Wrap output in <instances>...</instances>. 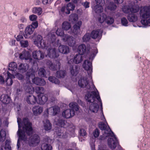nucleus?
Returning a JSON list of instances; mask_svg holds the SVG:
<instances>
[{"mask_svg": "<svg viewBox=\"0 0 150 150\" xmlns=\"http://www.w3.org/2000/svg\"><path fill=\"white\" fill-rule=\"evenodd\" d=\"M41 149L42 150H51L52 147L50 145L44 143L42 144Z\"/></svg>", "mask_w": 150, "mask_h": 150, "instance_id": "nucleus-40", "label": "nucleus"}, {"mask_svg": "<svg viewBox=\"0 0 150 150\" xmlns=\"http://www.w3.org/2000/svg\"><path fill=\"white\" fill-rule=\"evenodd\" d=\"M79 70V68L77 65L73 64L70 67V72L72 76H76L78 73Z\"/></svg>", "mask_w": 150, "mask_h": 150, "instance_id": "nucleus-27", "label": "nucleus"}, {"mask_svg": "<svg viewBox=\"0 0 150 150\" xmlns=\"http://www.w3.org/2000/svg\"><path fill=\"white\" fill-rule=\"evenodd\" d=\"M35 90L37 93H40V94H43L44 92V88L42 87H36L35 88Z\"/></svg>", "mask_w": 150, "mask_h": 150, "instance_id": "nucleus-46", "label": "nucleus"}, {"mask_svg": "<svg viewBox=\"0 0 150 150\" xmlns=\"http://www.w3.org/2000/svg\"><path fill=\"white\" fill-rule=\"evenodd\" d=\"M80 54H76L73 59H71L68 61V63L71 64V63L72 64L74 63L76 64L81 63L83 60V57Z\"/></svg>", "mask_w": 150, "mask_h": 150, "instance_id": "nucleus-17", "label": "nucleus"}, {"mask_svg": "<svg viewBox=\"0 0 150 150\" xmlns=\"http://www.w3.org/2000/svg\"><path fill=\"white\" fill-rule=\"evenodd\" d=\"M48 47L47 49H48V53L47 54V55L50 58H57L59 56V55L56 53V50L55 48H49V47Z\"/></svg>", "mask_w": 150, "mask_h": 150, "instance_id": "nucleus-20", "label": "nucleus"}, {"mask_svg": "<svg viewBox=\"0 0 150 150\" xmlns=\"http://www.w3.org/2000/svg\"><path fill=\"white\" fill-rule=\"evenodd\" d=\"M46 64L49 69L52 70H55L57 69H59L60 68L61 64L59 62H57L56 65H54L50 61L47 60Z\"/></svg>", "mask_w": 150, "mask_h": 150, "instance_id": "nucleus-13", "label": "nucleus"}, {"mask_svg": "<svg viewBox=\"0 0 150 150\" xmlns=\"http://www.w3.org/2000/svg\"><path fill=\"white\" fill-rule=\"evenodd\" d=\"M127 19L129 22H134L137 20V15L132 13L128 14Z\"/></svg>", "mask_w": 150, "mask_h": 150, "instance_id": "nucleus-33", "label": "nucleus"}, {"mask_svg": "<svg viewBox=\"0 0 150 150\" xmlns=\"http://www.w3.org/2000/svg\"><path fill=\"white\" fill-rule=\"evenodd\" d=\"M69 107L71 109H67L64 110L62 113V116L65 118L68 119L73 116L75 114L74 110L77 111L79 108L77 103L73 102L69 104Z\"/></svg>", "mask_w": 150, "mask_h": 150, "instance_id": "nucleus-6", "label": "nucleus"}, {"mask_svg": "<svg viewBox=\"0 0 150 150\" xmlns=\"http://www.w3.org/2000/svg\"><path fill=\"white\" fill-rule=\"evenodd\" d=\"M58 50L60 52L66 54L69 52V48L68 46L64 45H61L58 48Z\"/></svg>", "mask_w": 150, "mask_h": 150, "instance_id": "nucleus-25", "label": "nucleus"}, {"mask_svg": "<svg viewBox=\"0 0 150 150\" xmlns=\"http://www.w3.org/2000/svg\"><path fill=\"white\" fill-rule=\"evenodd\" d=\"M34 28L32 25H28L25 28L24 36L25 38H30V35L33 33Z\"/></svg>", "mask_w": 150, "mask_h": 150, "instance_id": "nucleus-14", "label": "nucleus"}, {"mask_svg": "<svg viewBox=\"0 0 150 150\" xmlns=\"http://www.w3.org/2000/svg\"><path fill=\"white\" fill-rule=\"evenodd\" d=\"M21 121V118H17V122L18 127L17 134L19 139L25 141L27 139L25 133L28 135L30 136L33 133L32 124L30 122L28 118H23V130H22L21 129L22 125Z\"/></svg>", "mask_w": 150, "mask_h": 150, "instance_id": "nucleus-1", "label": "nucleus"}, {"mask_svg": "<svg viewBox=\"0 0 150 150\" xmlns=\"http://www.w3.org/2000/svg\"><path fill=\"white\" fill-rule=\"evenodd\" d=\"M75 6L73 3H69L66 5V6H62L60 9L59 12L60 13L69 14L70 13V11H73L75 8Z\"/></svg>", "mask_w": 150, "mask_h": 150, "instance_id": "nucleus-10", "label": "nucleus"}, {"mask_svg": "<svg viewBox=\"0 0 150 150\" xmlns=\"http://www.w3.org/2000/svg\"><path fill=\"white\" fill-rule=\"evenodd\" d=\"M32 12L33 13L37 14L38 15H40L42 13V9L40 7H35L33 8Z\"/></svg>", "mask_w": 150, "mask_h": 150, "instance_id": "nucleus-38", "label": "nucleus"}, {"mask_svg": "<svg viewBox=\"0 0 150 150\" xmlns=\"http://www.w3.org/2000/svg\"><path fill=\"white\" fill-rule=\"evenodd\" d=\"M107 7L108 9L112 11L114 10L116 8L117 6L113 2H110Z\"/></svg>", "mask_w": 150, "mask_h": 150, "instance_id": "nucleus-44", "label": "nucleus"}, {"mask_svg": "<svg viewBox=\"0 0 150 150\" xmlns=\"http://www.w3.org/2000/svg\"><path fill=\"white\" fill-rule=\"evenodd\" d=\"M98 52V50L96 48H94L92 50L91 52V55L90 57V59L94 57L95 56L96 54Z\"/></svg>", "mask_w": 150, "mask_h": 150, "instance_id": "nucleus-49", "label": "nucleus"}, {"mask_svg": "<svg viewBox=\"0 0 150 150\" xmlns=\"http://www.w3.org/2000/svg\"><path fill=\"white\" fill-rule=\"evenodd\" d=\"M81 25V21H79L74 25L72 33L74 35H78L80 34V27Z\"/></svg>", "mask_w": 150, "mask_h": 150, "instance_id": "nucleus-19", "label": "nucleus"}, {"mask_svg": "<svg viewBox=\"0 0 150 150\" xmlns=\"http://www.w3.org/2000/svg\"><path fill=\"white\" fill-rule=\"evenodd\" d=\"M23 87L24 89L27 92H30L32 91L33 89V88L32 86V84L30 83V81L26 82V83H24L23 84Z\"/></svg>", "mask_w": 150, "mask_h": 150, "instance_id": "nucleus-32", "label": "nucleus"}, {"mask_svg": "<svg viewBox=\"0 0 150 150\" xmlns=\"http://www.w3.org/2000/svg\"><path fill=\"white\" fill-rule=\"evenodd\" d=\"M57 125L62 128L61 129V131H58L57 132V134L59 138H66L68 135L66 132H62V131L64 129V128H67V129L70 131V132H74V128L71 127L72 125H69V124L66 121L62 119H59L58 120Z\"/></svg>", "mask_w": 150, "mask_h": 150, "instance_id": "nucleus-4", "label": "nucleus"}, {"mask_svg": "<svg viewBox=\"0 0 150 150\" xmlns=\"http://www.w3.org/2000/svg\"><path fill=\"white\" fill-rule=\"evenodd\" d=\"M32 54L33 58L36 59L40 60L44 58L43 53L40 50H34Z\"/></svg>", "mask_w": 150, "mask_h": 150, "instance_id": "nucleus-16", "label": "nucleus"}, {"mask_svg": "<svg viewBox=\"0 0 150 150\" xmlns=\"http://www.w3.org/2000/svg\"><path fill=\"white\" fill-rule=\"evenodd\" d=\"M99 128L102 130H105L104 135L106 137L110 136L112 138L108 139V145L112 149H115L116 146L119 144L118 140L114 135V133L111 131L108 126V127L103 122H100L98 124Z\"/></svg>", "mask_w": 150, "mask_h": 150, "instance_id": "nucleus-2", "label": "nucleus"}, {"mask_svg": "<svg viewBox=\"0 0 150 150\" xmlns=\"http://www.w3.org/2000/svg\"><path fill=\"white\" fill-rule=\"evenodd\" d=\"M102 32L100 29L95 30L92 31L91 33V37L92 39H100L101 37Z\"/></svg>", "mask_w": 150, "mask_h": 150, "instance_id": "nucleus-15", "label": "nucleus"}, {"mask_svg": "<svg viewBox=\"0 0 150 150\" xmlns=\"http://www.w3.org/2000/svg\"><path fill=\"white\" fill-rule=\"evenodd\" d=\"M29 18L30 21H35L37 19V16L36 15L33 14L29 16Z\"/></svg>", "mask_w": 150, "mask_h": 150, "instance_id": "nucleus-53", "label": "nucleus"}, {"mask_svg": "<svg viewBox=\"0 0 150 150\" xmlns=\"http://www.w3.org/2000/svg\"><path fill=\"white\" fill-rule=\"evenodd\" d=\"M33 114L35 116L40 115L43 111V108L37 105L34 107L32 108Z\"/></svg>", "mask_w": 150, "mask_h": 150, "instance_id": "nucleus-24", "label": "nucleus"}, {"mask_svg": "<svg viewBox=\"0 0 150 150\" xmlns=\"http://www.w3.org/2000/svg\"><path fill=\"white\" fill-rule=\"evenodd\" d=\"M10 97L7 95L2 94L0 97L1 101L5 104H8L11 101Z\"/></svg>", "mask_w": 150, "mask_h": 150, "instance_id": "nucleus-28", "label": "nucleus"}, {"mask_svg": "<svg viewBox=\"0 0 150 150\" xmlns=\"http://www.w3.org/2000/svg\"><path fill=\"white\" fill-rule=\"evenodd\" d=\"M121 23L122 25L125 26H127L128 22L127 20L124 17L122 18L121 19Z\"/></svg>", "mask_w": 150, "mask_h": 150, "instance_id": "nucleus-52", "label": "nucleus"}, {"mask_svg": "<svg viewBox=\"0 0 150 150\" xmlns=\"http://www.w3.org/2000/svg\"><path fill=\"white\" fill-rule=\"evenodd\" d=\"M23 39V37L22 35H18L16 38V39L18 41H22Z\"/></svg>", "mask_w": 150, "mask_h": 150, "instance_id": "nucleus-59", "label": "nucleus"}, {"mask_svg": "<svg viewBox=\"0 0 150 150\" xmlns=\"http://www.w3.org/2000/svg\"><path fill=\"white\" fill-rule=\"evenodd\" d=\"M66 74L65 71L60 70L57 72L56 76L59 78H63Z\"/></svg>", "mask_w": 150, "mask_h": 150, "instance_id": "nucleus-37", "label": "nucleus"}, {"mask_svg": "<svg viewBox=\"0 0 150 150\" xmlns=\"http://www.w3.org/2000/svg\"><path fill=\"white\" fill-rule=\"evenodd\" d=\"M28 69V66L26 64L20 63L18 65V69L22 73L25 72Z\"/></svg>", "mask_w": 150, "mask_h": 150, "instance_id": "nucleus-30", "label": "nucleus"}, {"mask_svg": "<svg viewBox=\"0 0 150 150\" xmlns=\"http://www.w3.org/2000/svg\"><path fill=\"white\" fill-rule=\"evenodd\" d=\"M91 38L90 34L88 33H86L83 37V42H88L90 40Z\"/></svg>", "mask_w": 150, "mask_h": 150, "instance_id": "nucleus-45", "label": "nucleus"}, {"mask_svg": "<svg viewBox=\"0 0 150 150\" xmlns=\"http://www.w3.org/2000/svg\"><path fill=\"white\" fill-rule=\"evenodd\" d=\"M26 99L27 103L29 104L34 105L38 103L37 97L33 95L27 96Z\"/></svg>", "mask_w": 150, "mask_h": 150, "instance_id": "nucleus-22", "label": "nucleus"}, {"mask_svg": "<svg viewBox=\"0 0 150 150\" xmlns=\"http://www.w3.org/2000/svg\"><path fill=\"white\" fill-rule=\"evenodd\" d=\"M52 0H42V2L44 5L50 4L52 2Z\"/></svg>", "mask_w": 150, "mask_h": 150, "instance_id": "nucleus-56", "label": "nucleus"}, {"mask_svg": "<svg viewBox=\"0 0 150 150\" xmlns=\"http://www.w3.org/2000/svg\"><path fill=\"white\" fill-rule=\"evenodd\" d=\"M32 25L33 27H34V29L35 28H37L38 26V23L37 21H35V22H32L31 25Z\"/></svg>", "mask_w": 150, "mask_h": 150, "instance_id": "nucleus-60", "label": "nucleus"}, {"mask_svg": "<svg viewBox=\"0 0 150 150\" xmlns=\"http://www.w3.org/2000/svg\"><path fill=\"white\" fill-rule=\"evenodd\" d=\"M96 5H95L93 8V9L96 13H101L103 10L102 6L105 4L104 0H96Z\"/></svg>", "mask_w": 150, "mask_h": 150, "instance_id": "nucleus-11", "label": "nucleus"}, {"mask_svg": "<svg viewBox=\"0 0 150 150\" xmlns=\"http://www.w3.org/2000/svg\"><path fill=\"white\" fill-rule=\"evenodd\" d=\"M34 43L39 48L46 49L50 46L48 41L43 40L42 37L40 35H38L35 38Z\"/></svg>", "mask_w": 150, "mask_h": 150, "instance_id": "nucleus-9", "label": "nucleus"}, {"mask_svg": "<svg viewBox=\"0 0 150 150\" xmlns=\"http://www.w3.org/2000/svg\"><path fill=\"white\" fill-rule=\"evenodd\" d=\"M39 102L38 103L41 105L44 104L47 100L48 98L44 94H39L38 96Z\"/></svg>", "mask_w": 150, "mask_h": 150, "instance_id": "nucleus-26", "label": "nucleus"}, {"mask_svg": "<svg viewBox=\"0 0 150 150\" xmlns=\"http://www.w3.org/2000/svg\"><path fill=\"white\" fill-rule=\"evenodd\" d=\"M140 14L143 18L141 22L144 25L150 26V5L143 7L140 11Z\"/></svg>", "mask_w": 150, "mask_h": 150, "instance_id": "nucleus-5", "label": "nucleus"}, {"mask_svg": "<svg viewBox=\"0 0 150 150\" xmlns=\"http://www.w3.org/2000/svg\"><path fill=\"white\" fill-rule=\"evenodd\" d=\"M20 44L22 47H27L28 45V43L27 40H22L21 41Z\"/></svg>", "mask_w": 150, "mask_h": 150, "instance_id": "nucleus-51", "label": "nucleus"}, {"mask_svg": "<svg viewBox=\"0 0 150 150\" xmlns=\"http://www.w3.org/2000/svg\"><path fill=\"white\" fill-rule=\"evenodd\" d=\"M26 75L27 76V78H28L29 79L31 77L33 76L32 73L30 72H27Z\"/></svg>", "mask_w": 150, "mask_h": 150, "instance_id": "nucleus-64", "label": "nucleus"}, {"mask_svg": "<svg viewBox=\"0 0 150 150\" xmlns=\"http://www.w3.org/2000/svg\"><path fill=\"white\" fill-rule=\"evenodd\" d=\"M44 129L47 131L50 130L52 128V125L49 120H45L43 121Z\"/></svg>", "mask_w": 150, "mask_h": 150, "instance_id": "nucleus-29", "label": "nucleus"}, {"mask_svg": "<svg viewBox=\"0 0 150 150\" xmlns=\"http://www.w3.org/2000/svg\"><path fill=\"white\" fill-rule=\"evenodd\" d=\"M78 51L79 54H84L86 51V45L83 44L79 45L78 47Z\"/></svg>", "mask_w": 150, "mask_h": 150, "instance_id": "nucleus-34", "label": "nucleus"}, {"mask_svg": "<svg viewBox=\"0 0 150 150\" xmlns=\"http://www.w3.org/2000/svg\"><path fill=\"white\" fill-rule=\"evenodd\" d=\"M48 111H50L53 115H55L59 112L60 109L59 107L57 106H54L49 108L48 110Z\"/></svg>", "mask_w": 150, "mask_h": 150, "instance_id": "nucleus-31", "label": "nucleus"}, {"mask_svg": "<svg viewBox=\"0 0 150 150\" xmlns=\"http://www.w3.org/2000/svg\"><path fill=\"white\" fill-rule=\"evenodd\" d=\"M62 29L65 30H69L71 27L70 24L67 22H63L62 24Z\"/></svg>", "mask_w": 150, "mask_h": 150, "instance_id": "nucleus-41", "label": "nucleus"}, {"mask_svg": "<svg viewBox=\"0 0 150 150\" xmlns=\"http://www.w3.org/2000/svg\"><path fill=\"white\" fill-rule=\"evenodd\" d=\"M114 22V19L112 17L109 16L107 17L106 19V22L108 24H111Z\"/></svg>", "mask_w": 150, "mask_h": 150, "instance_id": "nucleus-48", "label": "nucleus"}, {"mask_svg": "<svg viewBox=\"0 0 150 150\" xmlns=\"http://www.w3.org/2000/svg\"><path fill=\"white\" fill-rule=\"evenodd\" d=\"M56 34L60 36H63L62 39L64 42H67L68 45L70 46H73L75 44L74 38L72 36L67 35H64L63 30L60 28H58L56 31Z\"/></svg>", "mask_w": 150, "mask_h": 150, "instance_id": "nucleus-7", "label": "nucleus"}, {"mask_svg": "<svg viewBox=\"0 0 150 150\" xmlns=\"http://www.w3.org/2000/svg\"><path fill=\"white\" fill-rule=\"evenodd\" d=\"M6 132L3 129H1L0 132V142H4L6 139Z\"/></svg>", "mask_w": 150, "mask_h": 150, "instance_id": "nucleus-39", "label": "nucleus"}, {"mask_svg": "<svg viewBox=\"0 0 150 150\" xmlns=\"http://www.w3.org/2000/svg\"><path fill=\"white\" fill-rule=\"evenodd\" d=\"M20 21L22 23H25L27 22V20L25 17L23 16L21 18Z\"/></svg>", "mask_w": 150, "mask_h": 150, "instance_id": "nucleus-62", "label": "nucleus"}, {"mask_svg": "<svg viewBox=\"0 0 150 150\" xmlns=\"http://www.w3.org/2000/svg\"><path fill=\"white\" fill-rule=\"evenodd\" d=\"M12 76V75L9 72H7V77L6 81V82L7 86H10L12 84L13 81L11 78Z\"/></svg>", "mask_w": 150, "mask_h": 150, "instance_id": "nucleus-35", "label": "nucleus"}, {"mask_svg": "<svg viewBox=\"0 0 150 150\" xmlns=\"http://www.w3.org/2000/svg\"><path fill=\"white\" fill-rule=\"evenodd\" d=\"M72 1L75 4H80L82 0H72Z\"/></svg>", "mask_w": 150, "mask_h": 150, "instance_id": "nucleus-63", "label": "nucleus"}, {"mask_svg": "<svg viewBox=\"0 0 150 150\" xmlns=\"http://www.w3.org/2000/svg\"><path fill=\"white\" fill-rule=\"evenodd\" d=\"M9 70L15 71L18 69V67L16 63L15 62L11 63L9 65L8 68Z\"/></svg>", "mask_w": 150, "mask_h": 150, "instance_id": "nucleus-36", "label": "nucleus"}, {"mask_svg": "<svg viewBox=\"0 0 150 150\" xmlns=\"http://www.w3.org/2000/svg\"><path fill=\"white\" fill-rule=\"evenodd\" d=\"M78 85L81 88H85L88 90H91L92 88L93 90L96 88L93 83H91V84L89 82L86 76L81 77L78 81Z\"/></svg>", "mask_w": 150, "mask_h": 150, "instance_id": "nucleus-8", "label": "nucleus"}, {"mask_svg": "<svg viewBox=\"0 0 150 150\" xmlns=\"http://www.w3.org/2000/svg\"><path fill=\"white\" fill-rule=\"evenodd\" d=\"M97 91H93L91 93H88L85 96V99L89 104L91 103L89 106V109L91 111L93 112L96 113L97 112L99 108V106L97 103H94L95 101L96 98L100 103L101 106H102V103L98 94V93L97 90Z\"/></svg>", "mask_w": 150, "mask_h": 150, "instance_id": "nucleus-3", "label": "nucleus"}, {"mask_svg": "<svg viewBox=\"0 0 150 150\" xmlns=\"http://www.w3.org/2000/svg\"><path fill=\"white\" fill-rule=\"evenodd\" d=\"M56 39L55 35L54 34H52L50 38V41L49 42H48L49 43H50V42H51L52 43L54 42L56 40Z\"/></svg>", "mask_w": 150, "mask_h": 150, "instance_id": "nucleus-58", "label": "nucleus"}, {"mask_svg": "<svg viewBox=\"0 0 150 150\" xmlns=\"http://www.w3.org/2000/svg\"><path fill=\"white\" fill-rule=\"evenodd\" d=\"M69 19L71 20H73L74 21H76L78 19V16L75 13L71 14L70 16Z\"/></svg>", "mask_w": 150, "mask_h": 150, "instance_id": "nucleus-50", "label": "nucleus"}, {"mask_svg": "<svg viewBox=\"0 0 150 150\" xmlns=\"http://www.w3.org/2000/svg\"><path fill=\"white\" fill-rule=\"evenodd\" d=\"M84 69L88 71V73L91 74L92 71V66L91 62L88 60H85L83 65Z\"/></svg>", "mask_w": 150, "mask_h": 150, "instance_id": "nucleus-18", "label": "nucleus"}, {"mask_svg": "<svg viewBox=\"0 0 150 150\" xmlns=\"http://www.w3.org/2000/svg\"><path fill=\"white\" fill-rule=\"evenodd\" d=\"M33 82L38 85L43 86L46 84V82L43 79L38 77H35L33 79Z\"/></svg>", "mask_w": 150, "mask_h": 150, "instance_id": "nucleus-23", "label": "nucleus"}, {"mask_svg": "<svg viewBox=\"0 0 150 150\" xmlns=\"http://www.w3.org/2000/svg\"><path fill=\"white\" fill-rule=\"evenodd\" d=\"M90 3L87 1H86L84 3H83L82 4V5H83V6L85 7V8H88L89 7V4Z\"/></svg>", "mask_w": 150, "mask_h": 150, "instance_id": "nucleus-61", "label": "nucleus"}, {"mask_svg": "<svg viewBox=\"0 0 150 150\" xmlns=\"http://www.w3.org/2000/svg\"><path fill=\"white\" fill-rule=\"evenodd\" d=\"M40 142V138L37 134L32 136L30 138V145L31 146H35L38 144Z\"/></svg>", "mask_w": 150, "mask_h": 150, "instance_id": "nucleus-12", "label": "nucleus"}, {"mask_svg": "<svg viewBox=\"0 0 150 150\" xmlns=\"http://www.w3.org/2000/svg\"><path fill=\"white\" fill-rule=\"evenodd\" d=\"M19 58L21 60H28L30 58L29 52L26 50H24L19 54Z\"/></svg>", "mask_w": 150, "mask_h": 150, "instance_id": "nucleus-21", "label": "nucleus"}, {"mask_svg": "<svg viewBox=\"0 0 150 150\" xmlns=\"http://www.w3.org/2000/svg\"><path fill=\"white\" fill-rule=\"evenodd\" d=\"M10 140H6L5 142V149H11V146L10 145Z\"/></svg>", "mask_w": 150, "mask_h": 150, "instance_id": "nucleus-54", "label": "nucleus"}, {"mask_svg": "<svg viewBox=\"0 0 150 150\" xmlns=\"http://www.w3.org/2000/svg\"><path fill=\"white\" fill-rule=\"evenodd\" d=\"M101 13V12L100 13H101L100 14V17L98 18V20L100 23H102L105 21H106L107 16L105 14Z\"/></svg>", "mask_w": 150, "mask_h": 150, "instance_id": "nucleus-43", "label": "nucleus"}, {"mask_svg": "<svg viewBox=\"0 0 150 150\" xmlns=\"http://www.w3.org/2000/svg\"><path fill=\"white\" fill-rule=\"evenodd\" d=\"M99 133V131L98 129H96L94 131L93 133V134L95 137L97 138L98 137Z\"/></svg>", "mask_w": 150, "mask_h": 150, "instance_id": "nucleus-55", "label": "nucleus"}, {"mask_svg": "<svg viewBox=\"0 0 150 150\" xmlns=\"http://www.w3.org/2000/svg\"><path fill=\"white\" fill-rule=\"evenodd\" d=\"M49 81L52 83L55 84H59V80L54 76H50L48 78Z\"/></svg>", "mask_w": 150, "mask_h": 150, "instance_id": "nucleus-47", "label": "nucleus"}, {"mask_svg": "<svg viewBox=\"0 0 150 150\" xmlns=\"http://www.w3.org/2000/svg\"><path fill=\"white\" fill-rule=\"evenodd\" d=\"M38 74L41 77H45L46 76V71L43 68H40L38 70Z\"/></svg>", "mask_w": 150, "mask_h": 150, "instance_id": "nucleus-42", "label": "nucleus"}, {"mask_svg": "<svg viewBox=\"0 0 150 150\" xmlns=\"http://www.w3.org/2000/svg\"><path fill=\"white\" fill-rule=\"evenodd\" d=\"M79 133L80 134V135L82 136H85L86 134V133L85 130L82 129H80V130L79 131Z\"/></svg>", "mask_w": 150, "mask_h": 150, "instance_id": "nucleus-57", "label": "nucleus"}]
</instances>
